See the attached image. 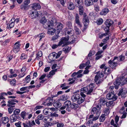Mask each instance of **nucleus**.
Instances as JSON below:
<instances>
[{
    "label": "nucleus",
    "instance_id": "nucleus-1",
    "mask_svg": "<svg viewBox=\"0 0 127 127\" xmlns=\"http://www.w3.org/2000/svg\"><path fill=\"white\" fill-rule=\"evenodd\" d=\"M104 72H101L100 73H97L95 77V81L97 84L100 83L102 80V78L104 75V73L107 74L110 73L111 72L108 67L104 68Z\"/></svg>",
    "mask_w": 127,
    "mask_h": 127
},
{
    "label": "nucleus",
    "instance_id": "nucleus-2",
    "mask_svg": "<svg viewBox=\"0 0 127 127\" xmlns=\"http://www.w3.org/2000/svg\"><path fill=\"white\" fill-rule=\"evenodd\" d=\"M118 96L115 95L114 93V92L113 91L109 93L106 95V97L107 99L109 100H112L115 101L116 100Z\"/></svg>",
    "mask_w": 127,
    "mask_h": 127
},
{
    "label": "nucleus",
    "instance_id": "nucleus-3",
    "mask_svg": "<svg viewBox=\"0 0 127 127\" xmlns=\"http://www.w3.org/2000/svg\"><path fill=\"white\" fill-rule=\"evenodd\" d=\"M83 23L85 26L84 30V31L87 28L86 27L89 24V21L88 19V16L85 13L83 14Z\"/></svg>",
    "mask_w": 127,
    "mask_h": 127
},
{
    "label": "nucleus",
    "instance_id": "nucleus-4",
    "mask_svg": "<svg viewBox=\"0 0 127 127\" xmlns=\"http://www.w3.org/2000/svg\"><path fill=\"white\" fill-rule=\"evenodd\" d=\"M120 81L118 82L117 81L115 83V84H117V85H120L121 86L127 83V77L125 79L124 78H121L120 80Z\"/></svg>",
    "mask_w": 127,
    "mask_h": 127
},
{
    "label": "nucleus",
    "instance_id": "nucleus-5",
    "mask_svg": "<svg viewBox=\"0 0 127 127\" xmlns=\"http://www.w3.org/2000/svg\"><path fill=\"white\" fill-rule=\"evenodd\" d=\"M69 38V37H67V38L65 37L63 38L61 41L60 42L59 44H58V46L61 45L63 44H64V45H68V43L67 41L68 40Z\"/></svg>",
    "mask_w": 127,
    "mask_h": 127
},
{
    "label": "nucleus",
    "instance_id": "nucleus-6",
    "mask_svg": "<svg viewBox=\"0 0 127 127\" xmlns=\"http://www.w3.org/2000/svg\"><path fill=\"white\" fill-rule=\"evenodd\" d=\"M95 85V84L94 83H92L88 86V90L86 92L87 95H91V93L93 91Z\"/></svg>",
    "mask_w": 127,
    "mask_h": 127
},
{
    "label": "nucleus",
    "instance_id": "nucleus-7",
    "mask_svg": "<svg viewBox=\"0 0 127 127\" xmlns=\"http://www.w3.org/2000/svg\"><path fill=\"white\" fill-rule=\"evenodd\" d=\"M52 99L50 98H48L43 103L46 106H49L52 105Z\"/></svg>",
    "mask_w": 127,
    "mask_h": 127
},
{
    "label": "nucleus",
    "instance_id": "nucleus-8",
    "mask_svg": "<svg viewBox=\"0 0 127 127\" xmlns=\"http://www.w3.org/2000/svg\"><path fill=\"white\" fill-rule=\"evenodd\" d=\"M67 31L68 34L69 35L68 37H70L71 38H73V36L74 34V32L73 29L71 28H69L67 29Z\"/></svg>",
    "mask_w": 127,
    "mask_h": 127
},
{
    "label": "nucleus",
    "instance_id": "nucleus-9",
    "mask_svg": "<svg viewBox=\"0 0 127 127\" xmlns=\"http://www.w3.org/2000/svg\"><path fill=\"white\" fill-rule=\"evenodd\" d=\"M109 66L112 68H113L115 67L117 65V63L116 62L110 60L108 62Z\"/></svg>",
    "mask_w": 127,
    "mask_h": 127
},
{
    "label": "nucleus",
    "instance_id": "nucleus-10",
    "mask_svg": "<svg viewBox=\"0 0 127 127\" xmlns=\"http://www.w3.org/2000/svg\"><path fill=\"white\" fill-rule=\"evenodd\" d=\"M80 95L78 94H74L71 97V99L72 100L73 102L77 101Z\"/></svg>",
    "mask_w": 127,
    "mask_h": 127
},
{
    "label": "nucleus",
    "instance_id": "nucleus-11",
    "mask_svg": "<svg viewBox=\"0 0 127 127\" xmlns=\"http://www.w3.org/2000/svg\"><path fill=\"white\" fill-rule=\"evenodd\" d=\"M38 13L37 11L35 10L33 11L29 15L30 17H32V18H35L38 16Z\"/></svg>",
    "mask_w": 127,
    "mask_h": 127
},
{
    "label": "nucleus",
    "instance_id": "nucleus-12",
    "mask_svg": "<svg viewBox=\"0 0 127 127\" xmlns=\"http://www.w3.org/2000/svg\"><path fill=\"white\" fill-rule=\"evenodd\" d=\"M51 25V22L50 21H48L43 24V26L44 28L47 29H51V26H52Z\"/></svg>",
    "mask_w": 127,
    "mask_h": 127
},
{
    "label": "nucleus",
    "instance_id": "nucleus-13",
    "mask_svg": "<svg viewBox=\"0 0 127 127\" xmlns=\"http://www.w3.org/2000/svg\"><path fill=\"white\" fill-rule=\"evenodd\" d=\"M18 102V101L16 99H10L8 101V104H7V106L10 107L12 105L15 104V102Z\"/></svg>",
    "mask_w": 127,
    "mask_h": 127
},
{
    "label": "nucleus",
    "instance_id": "nucleus-14",
    "mask_svg": "<svg viewBox=\"0 0 127 127\" xmlns=\"http://www.w3.org/2000/svg\"><path fill=\"white\" fill-rule=\"evenodd\" d=\"M75 6L77 7L82 6V5L83 4L82 0H76L74 3Z\"/></svg>",
    "mask_w": 127,
    "mask_h": 127
},
{
    "label": "nucleus",
    "instance_id": "nucleus-15",
    "mask_svg": "<svg viewBox=\"0 0 127 127\" xmlns=\"http://www.w3.org/2000/svg\"><path fill=\"white\" fill-rule=\"evenodd\" d=\"M79 19V15L78 14H76L75 15V23L77 24L80 27H82V25L80 22Z\"/></svg>",
    "mask_w": 127,
    "mask_h": 127
},
{
    "label": "nucleus",
    "instance_id": "nucleus-16",
    "mask_svg": "<svg viewBox=\"0 0 127 127\" xmlns=\"http://www.w3.org/2000/svg\"><path fill=\"white\" fill-rule=\"evenodd\" d=\"M75 7L74 5L72 2L68 3L67 7L68 9L70 10H72L74 9Z\"/></svg>",
    "mask_w": 127,
    "mask_h": 127
},
{
    "label": "nucleus",
    "instance_id": "nucleus-17",
    "mask_svg": "<svg viewBox=\"0 0 127 127\" xmlns=\"http://www.w3.org/2000/svg\"><path fill=\"white\" fill-rule=\"evenodd\" d=\"M113 22L110 19L107 20L105 22V24L107 26L109 27L113 24Z\"/></svg>",
    "mask_w": 127,
    "mask_h": 127
},
{
    "label": "nucleus",
    "instance_id": "nucleus-18",
    "mask_svg": "<svg viewBox=\"0 0 127 127\" xmlns=\"http://www.w3.org/2000/svg\"><path fill=\"white\" fill-rule=\"evenodd\" d=\"M51 29H48V31L47 32V33L50 35H53L56 32V30L53 28H52L50 27Z\"/></svg>",
    "mask_w": 127,
    "mask_h": 127
},
{
    "label": "nucleus",
    "instance_id": "nucleus-19",
    "mask_svg": "<svg viewBox=\"0 0 127 127\" xmlns=\"http://www.w3.org/2000/svg\"><path fill=\"white\" fill-rule=\"evenodd\" d=\"M17 119V116L15 114H12L10 116V122L11 123H13L15 122Z\"/></svg>",
    "mask_w": 127,
    "mask_h": 127
},
{
    "label": "nucleus",
    "instance_id": "nucleus-20",
    "mask_svg": "<svg viewBox=\"0 0 127 127\" xmlns=\"http://www.w3.org/2000/svg\"><path fill=\"white\" fill-rule=\"evenodd\" d=\"M32 7L34 9H39L41 8V6L39 3H35L33 4Z\"/></svg>",
    "mask_w": 127,
    "mask_h": 127
},
{
    "label": "nucleus",
    "instance_id": "nucleus-21",
    "mask_svg": "<svg viewBox=\"0 0 127 127\" xmlns=\"http://www.w3.org/2000/svg\"><path fill=\"white\" fill-rule=\"evenodd\" d=\"M20 45V44H18L14 46L13 50L15 53H16L19 51Z\"/></svg>",
    "mask_w": 127,
    "mask_h": 127
},
{
    "label": "nucleus",
    "instance_id": "nucleus-22",
    "mask_svg": "<svg viewBox=\"0 0 127 127\" xmlns=\"http://www.w3.org/2000/svg\"><path fill=\"white\" fill-rule=\"evenodd\" d=\"M109 11V10L107 8H106L103 9L101 12L100 14L101 15H106Z\"/></svg>",
    "mask_w": 127,
    "mask_h": 127
},
{
    "label": "nucleus",
    "instance_id": "nucleus-23",
    "mask_svg": "<svg viewBox=\"0 0 127 127\" xmlns=\"http://www.w3.org/2000/svg\"><path fill=\"white\" fill-rule=\"evenodd\" d=\"M99 101V103L100 105H104L105 104L106 105L107 101L103 98H101L100 99Z\"/></svg>",
    "mask_w": 127,
    "mask_h": 127
},
{
    "label": "nucleus",
    "instance_id": "nucleus-24",
    "mask_svg": "<svg viewBox=\"0 0 127 127\" xmlns=\"http://www.w3.org/2000/svg\"><path fill=\"white\" fill-rule=\"evenodd\" d=\"M85 4L87 6H89L93 4V2L91 0H85Z\"/></svg>",
    "mask_w": 127,
    "mask_h": 127
},
{
    "label": "nucleus",
    "instance_id": "nucleus-25",
    "mask_svg": "<svg viewBox=\"0 0 127 127\" xmlns=\"http://www.w3.org/2000/svg\"><path fill=\"white\" fill-rule=\"evenodd\" d=\"M53 105L56 108H58L60 107L61 104L59 101H56L54 103Z\"/></svg>",
    "mask_w": 127,
    "mask_h": 127
},
{
    "label": "nucleus",
    "instance_id": "nucleus-26",
    "mask_svg": "<svg viewBox=\"0 0 127 127\" xmlns=\"http://www.w3.org/2000/svg\"><path fill=\"white\" fill-rule=\"evenodd\" d=\"M2 121L3 123L5 124L7 123L9 121V119L7 117H4L2 118Z\"/></svg>",
    "mask_w": 127,
    "mask_h": 127
},
{
    "label": "nucleus",
    "instance_id": "nucleus-27",
    "mask_svg": "<svg viewBox=\"0 0 127 127\" xmlns=\"http://www.w3.org/2000/svg\"><path fill=\"white\" fill-rule=\"evenodd\" d=\"M84 98L80 96L77 101V103L79 104H80L82 103L84 101Z\"/></svg>",
    "mask_w": 127,
    "mask_h": 127
},
{
    "label": "nucleus",
    "instance_id": "nucleus-28",
    "mask_svg": "<svg viewBox=\"0 0 127 127\" xmlns=\"http://www.w3.org/2000/svg\"><path fill=\"white\" fill-rule=\"evenodd\" d=\"M71 102L70 101L67 100L64 103V105L67 107V108L66 109H69V106L71 104Z\"/></svg>",
    "mask_w": 127,
    "mask_h": 127
},
{
    "label": "nucleus",
    "instance_id": "nucleus-29",
    "mask_svg": "<svg viewBox=\"0 0 127 127\" xmlns=\"http://www.w3.org/2000/svg\"><path fill=\"white\" fill-rule=\"evenodd\" d=\"M114 100H112L109 101L108 102H106V106L107 107L113 106L114 104L113 103Z\"/></svg>",
    "mask_w": 127,
    "mask_h": 127
},
{
    "label": "nucleus",
    "instance_id": "nucleus-30",
    "mask_svg": "<svg viewBox=\"0 0 127 127\" xmlns=\"http://www.w3.org/2000/svg\"><path fill=\"white\" fill-rule=\"evenodd\" d=\"M68 96L66 95H64L60 97V99L62 100L65 101L68 99Z\"/></svg>",
    "mask_w": 127,
    "mask_h": 127
},
{
    "label": "nucleus",
    "instance_id": "nucleus-31",
    "mask_svg": "<svg viewBox=\"0 0 127 127\" xmlns=\"http://www.w3.org/2000/svg\"><path fill=\"white\" fill-rule=\"evenodd\" d=\"M79 13L80 15H82L83 14V6L79 7Z\"/></svg>",
    "mask_w": 127,
    "mask_h": 127
},
{
    "label": "nucleus",
    "instance_id": "nucleus-32",
    "mask_svg": "<svg viewBox=\"0 0 127 127\" xmlns=\"http://www.w3.org/2000/svg\"><path fill=\"white\" fill-rule=\"evenodd\" d=\"M125 93L124 92L123 90V89H121L120 91L119 92L118 95L119 96H121V97H123L125 94Z\"/></svg>",
    "mask_w": 127,
    "mask_h": 127
},
{
    "label": "nucleus",
    "instance_id": "nucleus-33",
    "mask_svg": "<svg viewBox=\"0 0 127 127\" xmlns=\"http://www.w3.org/2000/svg\"><path fill=\"white\" fill-rule=\"evenodd\" d=\"M57 28L58 30H61L63 27V25L61 23H57Z\"/></svg>",
    "mask_w": 127,
    "mask_h": 127
},
{
    "label": "nucleus",
    "instance_id": "nucleus-34",
    "mask_svg": "<svg viewBox=\"0 0 127 127\" xmlns=\"http://www.w3.org/2000/svg\"><path fill=\"white\" fill-rule=\"evenodd\" d=\"M27 57V55L24 53H22L20 56V59L21 60H23L26 59Z\"/></svg>",
    "mask_w": 127,
    "mask_h": 127
},
{
    "label": "nucleus",
    "instance_id": "nucleus-35",
    "mask_svg": "<svg viewBox=\"0 0 127 127\" xmlns=\"http://www.w3.org/2000/svg\"><path fill=\"white\" fill-rule=\"evenodd\" d=\"M45 36V34L44 33H40L37 36V37L39 38V41H40L41 39Z\"/></svg>",
    "mask_w": 127,
    "mask_h": 127
},
{
    "label": "nucleus",
    "instance_id": "nucleus-36",
    "mask_svg": "<svg viewBox=\"0 0 127 127\" xmlns=\"http://www.w3.org/2000/svg\"><path fill=\"white\" fill-rule=\"evenodd\" d=\"M105 119V114L101 115L99 118V120L100 122H103Z\"/></svg>",
    "mask_w": 127,
    "mask_h": 127
},
{
    "label": "nucleus",
    "instance_id": "nucleus-37",
    "mask_svg": "<svg viewBox=\"0 0 127 127\" xmlns=\"http://www.w3.org/2000/svg\"><path fill=\"white\" fill-rule=\"evenodd\" d=\"M14 25V23L13 22H12L10 24L7 25V28L10 29L11 28H13Z\"/></svg>",
    "mask_w": 127,
    "mask_h": 127
},
{
    "label": "nucleus",
    "instance_id": "nucleus-38",
    "mask_svg": "<svg viewBox=\"0 0 127 127\" xmlns=\"http://www.w3.org/2000/svg\"><path fill=\"white\" fill-rule=\"evenodd\" d=\"M103 22V20L102 18L98 19L96 21V23L97 25H100L102 24Z\"/></svg>",
    "mask_w": 127,
    "mask_h": 127
},
{
    "label": "nucleus",
    "instance_id": "nucleus-39",
    "mask_svg": "<svg viewBox=\"0 0 127 127\" xmlns=\"http://www.w3.org/2000/svg\"><path fill=\"white\" fill-rule=\"evenodd\" d=\"M47 21L45 17H42L40 20V22L43 24V25Z\"/></svg>",
    "mask_w": 127,
    "mask_h": 127
},
{
    "label": "nucleus",
    "instance_id": "nucleus-40",
    "mask_svg": "<svg viewBox=\"0 0 127 127\" xmlns=\"http://www.w3.org/2000/svg\"><path fill=\"white\" fill-rule=\"evenodd\" d=\"M78 105L76 104L73 103L70 106V107L72 109H76L78 107Z\"/></svg>",
    "mask_w": 127,
    "mask_h": 127
},
{
    "label": "nucleus",
    "instance_id": "nucleus-41",
    "mask_svg": "<svg viewBox=\"0 0 127 127\" xmlns=\"http://www.w3.org/2000/svg\"><path fill=\"white\" fill-rule=\"evenodd\" d=\"M88 86L87 87H84L81 90V93H86L87 92L88 90Z\"/></svg>",
    "mask_w": 127,
    "mask_h": 127
},
{
    "label": "nucleus",
    "instance_id": "nucleus-42",
    "mask_svg": "<svg viewBox=\"0 0 127 127\" xmlns=\"http://www.w3.org/2000/svg\"><path fill=\"white\" fill-rule=\"evenodd\" d=\"M74 29L75 31L76 34H79L80 33V30L77 27H75Z\"/></svg>",
    "mask_w": 127,
    "mask_h": 127
},
{
    "label": "nucleus",
    "instance_id": "nucleus-43",
    "mask_svg": "<svg viewBox=\"0 0 127 127\" xmlns=\"http://www.w3.org/2000/svg\"><path fill=\"white\" fill-rule=\"evenodd\" d=\"M49 116H46L44 117L43 119V121L44 122H49V121L48 120L49 119Z\"/></svg>",
    "mask_w": 127,
    "mask_h": 127
},
{
    "label": "nucleus",
    "instance_id": "nucleus-44",
    "mask_svg": "<svg viewBox=\"0 0 127 127\" xmlns=\"http://www.w3.org/2000/svg\"><path fill=\"white\" fill-rule=\"evenodd\" d=\"M49 109L47 108L45 109L43 111V113L45 115H48L49 113Z\"/></svg>",
    "mask_w": 127,
    "mask_h": 127
},
{
    "label": "nucleus",
    "instance_id": "nucleus-45",
    "mask_svg": "<svg viewBox=\"0 0 127 127\" xmlns=\"http://www.w3.org/2000/svg\"><path fill=\"white\" fill-rule=\"evenodd\" d=\"M110 111L109 107H107L105 108L104 110V113L107 114L109 113Z\"/></svg>",
    "mask_w": 127,
    "mask_h": 127
},
{
    "label": "nucleus",
    "instance_id": "nucleus-46",
    "mask_svg": "<svg viewBox=\"0 0 127 127\" xmlns=\"http://www.w3.org/2000/svg\"><path fill=\"white\" fill-rule=\"evenodd\" d=\"M96 110L97 111L98 110V109H96V107H94L91 110V113L93 114H94L96 112Z\"/></svg>",
    "mask_w": 127,
    "mask_h": 127
},
{
    "label": "nucleus",
    "instance_id": "nucleus-47",
    "mask_svg": "<svg viewBox=\"0 0 127 127\" xmlns=\"http://www.w3.org/2000/svg\"><path fill=\"white\" fill-rule=\"evenodd\" d=\"M20 110L18 109H16L14 111V114L15 115H18L20 112Z\"/></svg>",
    "mask_w": 127,
    "mask_h": 127
},
{
    "label": "nucleus",
    "instance_id": "nucleus-48",
    "mask_svg": "<svg viewBox=\"0 0 127 127\" xmlns=\"http://www.w3.org/2000/svg\"><path fill=\"white\" fill-rule=\"evenodd\" d=\"M119 117L117 115L116 116L115 118V123L118 125V122L119 120Z\"/></svg>",
    "mask_w": 127,
    "mask_h": 127
},
{
    "label": "nucleus",
    "instance_id": "nucleus-49",
    "mask_svg": "<svg viewBox=\"0 0 127 127\" xmlns=\"http://www.w3.org/2000/svg\"><path fill=\"white\" fill-rule=\"evenodd\" d=\"M110 123L111 125L113 126L114 127H118V125L116 123H114V121L113 119L111 120Z\"/></svg>",
    "mask_w": 127,
    "mask_h": 127
},
{
    "label": "nucleus",
    "instance_id": "nucleus-50",
    "mask_svg": "<svg viewBox=\"0 0 127 127\" xmlns=\"http://www.w3.org/2000/svg\"><path fill=\"white\" fill-rule=\"evenodd\" d=\"M69 50V47L68 46H66L64 47L63 49V50L65 53H66Z\"/></svg>",
    "mask_w": 127,
    "mask_h": 127
},
{
    "label": "nucleus",
    "instance_id": "nucleus-51",
    "mask_svg": "<svg viewBox=\"0 0 127 127\" xmlns=\"http://www.w3.org/2000/svg\"><path fill=\"white\" fill-rule=\"evenodd\" d=\"M21 115L22 118L23 119H24L26 116V112L24 111H23L21 113Z\"/></svg>",
    "mask_w": 127,
    "mask_h": 127
},
{
    "label": "nucleus",
    "instance_id": "nucleus-52",
    "mask_svg": "<svg viewBox=\"0 0 127 127\" xmlns=\"http://www.w3.org/2000/svg\"><path fill=\"white\" fill-rule=\"evenodd\" d=\"M117 81L118 82H119L120 81V80H116V82H114V84L115 85V88L116 89H117L118 88V86H121V85H116L117 83V84H115V83L116 82V81Z\"/></svg>",
    "mask_w": 127,
    "mask_h": 127
},
{
    "label": "nucleus",
    "instance_id": "nucleus-53",
    "mask_svg": "<svg viewBox=\"0 0 127 127\" xmlns=\"http://www.w3.org/2000/svg\"><path fill=\"white\" fill-rule=\"evenodd\" d=\"M124 106H123L121 109L120 110L119 112L121 113L122 114L124 113L125 111V108Z\"/></svg>",
    "mask_w": 127,
    "mask_h": 127
},
{
    "label": "nucleus",
    "instance_id": "nucleus-54",
    "mask_svg": "<svg viewBox=\"0 0 127 127\" xmlns=\"http://www.w3.org/2000/svg\"><path fill=\"white\" fill-rule=\"evenodd\" d=\"M43 107V106L41 105H38L36 106L34 108V110H36L37 109H40L42 108Z\"/></svg>",
    "mask_w": 127,
    "mask_h": 127
},
{
    "label": "nucleus",
    "instance_id": "nucleus-55",
    "mask_svg": "<svg viewBox=\"0 0 127 127\" xmlns=\"http://www.w3.org/2000/svg\"><path fill=\"white\" fill-rule=\"evenodd\" d=\"M57 126L58 127H62L64 126V124L62 123H58L57 124Z\"/></svg>",
    "mask_w": 127,
    "mask_h": 127
},
{
    "label": "nucleus",
    "instance_id": "nucleus-56",
    "mask_svg": "<svg viewBox=\"0 0 127 127\" xmlns=\"http://www.w3.org/2000/svg\"><path fill=\"white\" fill-rule=\"evenodd\" d=\"M14 110V109L12 107H9L8 108V110L9 114L11 113Z\"/></svg>",
    "mask_w": 127,
    "mask_h": 127
},
{
    "label": "nucleus",
    "instance_id": "nucleus-57",
    "mask_svg": "<svg viewBox=\"0 0 127 127\" xmlns=\"http://www.w3.org/2000/svg\"><path fill=\"white\" fill-rule=\"evenodd\" d=\"M30 0H25L24 2V4L25 5H27L30 3Z\"/></svg>",
    "mask_w": 127,
    "mask_h": 127
},
{
    "label": "nucleus",
    "instance_id": "nucleus-58",
    "mask_svg": "<svg viewBox=\"0 0 127 127\" xmlns=\"http://www.w3.org/2000/svg\"><path fill=\"white\" fill-rule=\"evenodd\" d=\"M62 52L61 51H59L57 54L56 55H57L56 56V59H57L62 54Z\"/></svg>",
    "mask_w": 127,
    "mask_h": 127
},
{
    "label": "nucleus",
    "instance_id": "nucleus-59",
    "mask_svg": "<svg viewBox=\"0 0 127 127\" xmlns=\"http://www.w3.org/2000/svg\"><path fill=\"white\" fill-rule=\"evenodd\" d=\"M26 74L24 72H23L22 73H20L18 75V77L19 78H21L22 77H23Z\"/></svg>",
    "mask_w": 127,
    "mask_h": 127
},
{
    "label": "nucleus",
    "instance_id": "nucleus-60",
    "mask_svg": "<svg viewBox=\"0 0 127 127\" xmlns=\"http://www.w3.org/2000/svg\"><path fill=\"white\" fill-rule=\"evenodd\" d=\"M95 9L96 11L98 12L99 10V7L97 5H95L94 6Z\"/></svg>",
    "mask_w": 127,
    "mask_h": 127
},
{
    "label": "nucleus",
    "instance_id": "nucleus-61",
    "mask_svg": "<svg viewBox=\"0 0 127 127\" xmlns=\"http://www.w3.org/2000/svg\"><path fill=\"white\" fill-rule=\"evenodd\" d=\"M15 83L16 80L15 79H12L10 82V84L12 85H13L15 84Z\"/></svg>",
    "mask_w": 127,
    "mask_h": 127
},
{
    "label": "nucleus",
    "instance_id": "nucleus-62",
    "mask_svg": "<svg viewBox=\"0 0 127 127\" xmlns=\"http://www.w3.org/2000/svg\"><path fill=\"white\" fill-rule=\"evenodd\" d=\"M44 117L42 114L39 115L37 117L38 119L40 120H41L42 119H43Z\"/></svg>",
    "mask_w": 127,
    "mask_h": 127
},
{
    "label": "nucleus",
    "instance_id": "nucleus-63",
    "mask_svg": "<svg viewBox=\"0 0 127 127\" xmlns=\"http://www.w3.org/2000/svg\"><path fill=\"white\" fill-rule=\"evenodd\" d=\"M59 36L58 34H57L56 35H54L52 38V40H55L57 39Z\"/></svg>",
    "mask_w": 127,
    "mask_h": 127
},
{
    "label": "nucleus",
    "instance_id": "nucleus-64",
    "mask_svg": "<svg viewBox=\"0 0 127 127\" xmlns=\"http://www.w3.org/2000/svg\"><path fill=\"white\" fill-rule=\"evenodd\" d=\"M17 76V75L16 74H12L10 75L8 77L9 78H13V77H16Z\"/></svg>",
    "mask_w": 127,
    "mask_h": 127
}]
</instances>
